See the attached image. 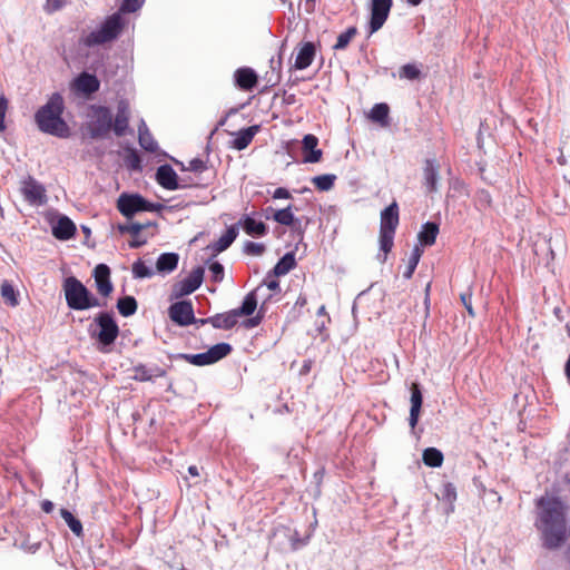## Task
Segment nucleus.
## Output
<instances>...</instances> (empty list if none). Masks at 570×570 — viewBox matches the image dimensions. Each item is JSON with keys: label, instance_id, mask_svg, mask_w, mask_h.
<instances>
[{"label": "nucleus", "instance_id": "obj_41", "mask_svg": "<svg viewBox=\"0 0 570 570\" xmlns=\"http://www.w3.org/2000/svg\"><path fill=\"white\" fill-rule=\"evenodd\" d=\"M422 253L423 250L417 245L413 248L407 262L406 269L403 273L404 278L410 279L413 276L414 271L421 259Z\"/></svg>", "mask_w": 570, "mask_h": 570}, {"label": "nucleus", "instance_id": "obj_29", "mask_svg": "<svg viewBox=\"0 0 570 570\" xmlns=\"http://www.w3.org/2000/svg\"><path fill=\"white\" fill-rule=\"evenodd\" d=\"M238 224L249 236H264L267 233V226L263 222H257L247 215H245Z\"/></svg>", "mask_w": 570, "mask_h": 570}, {"label": "nucleus", "instance_id": "obj_30", "mask_svg": "<svg viewBox=\"0 0 570 570\" xmlns=\"http://www.w3.org/2000/svg\"><path fill=\"white\" fill-rule=\"evenodd\" d=\"M138 141L140 147L146 151L155 153L158 149L157 141L154 139L151 132L144 121H141L138 127Z\"/></svg>", "mask_w": 570, "mask_h": 570}, {"label": "nucleus", "instance_id": "obj_59", "mask_svg": "<svg viewBox=\"0 0 570 570\" xmlns=\"http://www.w3.org/2000/svg\"><path fill=\"white\" fill-rule=\"evenodd\" d=\"M188 473L193 476H198L199 475L198 468L196 465H190L188 468Z\"/></svg>", "mask_w": 570, "mask_h": 570}, {"label": "nucleus", "instance_id": "obj_3", "mask_svg": "<svg viewBox=\"0 0 570 570\" xmlns=\"http://www.w3.org/2000/svg\"><path fill=\"white\" fill-rule=\"evenodd\" d=\"M65 298L69 308L75 311H85L91 307L106 306L107 303H100L89 289L75 276H69L62 284Z\"/></svg>", "mask_w": 570, "mask_h": 570}, {"label": "nucleus", "instance_id": "obj_45", "mask_svg": "<svg viewBox=\"0 0 570 570\" xmlns=\"http://www.w3.org/2000/svg\"><path fill=\"white\" fill-rule=\"evenodd\" d=\"M207 169V163L200 158H194L188 161V165L186 167H183V170L193 171L195 174H202Z\"/></svg>", "mask_w": 570, "mask_h": 570}, {"label": "nucleus", "instance_id": "obj_47", "mask_svg": "<svg viewBox=\"0 0 570 570\" xmlns=\"http://www.w3.org/2000/svg\"><path fill=\"white\" fill-rule=\"evenodd\" d=\"M244 252L250 256H261L265 252V245L262 243L247 242L244 245Z\"/></svg>", "mask_w": 570, "mask_h": 570}, {"label": "nucleus", "instance_id": "obj_11", "mask_svg": "<svg viewBox=\"0 0 570 570\" xmlns=\"http://www.w3.org/2000/svg\"><path fill=\"white\" fill-rule=\"evenodd\" d=\"M157 183L165 189L176 190L178 188L200 186V183L186 180L181 178V184L178 183V176L170 165H161L156 171Z\"/></svg>", "mask_w": 570, "mask_h": 570}, {"label": "nucleus", "instance_id": "obj_35", "mask_svg": "<svg viewBox=\"0 0 570 570\" xmlns=\"http://www.w3.org/2000/svg\"><path fill=\"white\" fill-rule=\"evenodd\" d=\"M138 304L134 296H125L117 301V309L124 317H129L137 312Z\"/></svg>", "mask_w": 570, "mask_h": 570}, {"label": "nucleus", "instance_id": "obj_61", "mask_svg": "<svg viewBox=\"0 0 570 570\" xmlns=\"http://www.w3.org/2000/svg\"><path fill=\"white\" fill-rule=\"evenodd\" d=\"M481 194L484 196V200H487V203L490 205L491 204L490 194L488 191H484V190Z\"/></svg>", "mask_w": 570, "mask_h": 570}, {"label": "nucleus", "instance_id": "obj_60", "mask_svg": "<svg viewBox=\"0 0 570 570\" xmlns=\"http://www.w3.org/2000/svg\"><path fill=\"white\" fill-rule=\"evenodd\" d=\"M307 11H313L315 7V0H305Z\"/></svg>", "mask_w": 570, "mask_h": 570}, {"label": "nucleus", "instance_id": "obj_23", "mask_svg": "<svg viewBox=\"0 0 570 570\" xmlns=\"http://www.w3.org/2000/svg\"><path fill=\"white\" fill-rule=\"evenodd\" d=\"M239 317L237 316L234 309H230L225 313H218L214 316L208 317V323L218 330H232L237 325Z\"/></svg>", "mask_w": 570, "mask_h": 570}, {"label": "nucleus", "instance_id": "obj_5", "mask_svg": "<svg viewBox=\"0 0 570 570\" xmlns=\"http://www.w3.org/2000/svg\"><path fill=\"white\" fill-rule=\"evenodd\" d=\"M124 24L121 13L116 12L109 16L98 30L90 32L83 42L86 46L92 47L112 41L120 35Z\"/></svg>", "mask_w": 570, "mask_h": 570}, {"label": "nucleus", "instance_id": "obj_48", "mask_svg": "<svg viewBox=\"0 0 570 570\" xmlns=\"http://www.w3.org/2000/svg\"><path fill=\"white\" fill-rule=\"evenodd\" d=\"M145 0H124L120 7L121 12H136L141 8Z\"/></svg>", "mask_w": 570, "mask_h": 570}, {"label": "nucleus", "instance_id": "obj_36", "mask_svg": "<svg viewBox=\"0 0 570 570\" xmlns=\"http://www.w3.org/2000/svg\"><path fill=\"white\" fill-rule=\"evenodd\" d=\"M257 307V298L255 292L248 293L243 303L242 306L238 308H234L238 317L243 316H250Z\"/></svg>", "mask_w": 570, "mask_h": 570}, {"label": "nucleus", "instance_id": "obj_27", "mask_svg": "<svg viewBox=\"0 0 570 570\" xmlns=\"http://www.w3.org/2000/svg\"><path fill=\"white\" fill-rule=\"evenodd\" d=\"M259 131V126L254 125L248 128L242 129L235 134V138L232 141V147L237 150H243L249 146L255 135Z\"/></svg>", "mask_w": 570, "mask_h": 570}, {"label": "nucleus", "instance_id": "obj_25", "mask_svg": "<svg viewBox=\"0 0 570 570\" xmlns=\"http://www.w3.org/2000/svg\"><path fill=\"white\" fill-rule=\"evenodd\" d=\"M76 234V225L73 222L63 216L58 219L57 224L52 227V235L60 240H68Z\"/></svg>", "mask_w": 570, "mask_h": 570}, {"label": "nucleus", "instance_id": "obj_1", "mask_svg": "<svg viewBox=\"0 0 570 570\" xmlns=\"http://www.w3.org/2000/svg\"><path fill=\"white\" fill-rule=\"evenodd\" d=\"M534 525L540 532L543 548L557 550L568 538L567 505L557 497H541L537 500Z\"/></svg>", "mask_w": 570, "mask_h": 570}, {"label": "nucleus", "instance_id": "obj_46", "mask_svg": "<svg viewBox=\"0 0 570 570\" xmlns=\"http://www.w3.org/2000/svg\"><path fill=\"white\" fill-rule=\"evenodd\" d=\"M150 225V223H131L126 226H120L119 229L121 233H128L131 236H138L142 229L148 228Z\"/></svg>", "mask_w": 570, "mask_h": 570}, {"label": "nucleus", "instance_id": "obj_53", "mask_svg": "<svg viewBox=\"0 0 570 570\" xmlns=\"http://www.w3.org/2000/svg\"><path fill=\"white\" fill-rule=\"evenodd\" d=\"M273 198L274 199H288V198H291V193L284 187H278L273 193Z\"/></svg>", "mask_w": 570, "mask_h": 570}, {"label": "nucleus", "instance_id": "obj_50", "mask_svg": "<svg viewBox=\"0 0 570 570\" xmlns=\"http://www.w3.org/2000/svg\"><path fill=\"white\" fill-rule=\"evenodd\" d=\"M8 110V99L2 95L0 96V132L6 130V114Z\"/></svg>", "mask_w": 570, "mask_h": 570}, {"label": "nucleus", "instance_id": "obj_37", "mask_svg": "<svg viewBox=\"0 0 570 570\" xmlns=\"http://www.w3.org/2000/svg\"><path fill=\"white\" fill-rule=\"evenodd\" d=\"M389 112H390V108H389V106L386 104H383V102L382 104H376L371 109L370 118L373 121L381 124L382 126H386L387 125Z\"/></svg>", "mask_w": 570, "mask_h": 570}, {"label": "nucleus", "instance_id": "obj_39", "mask_svg": "<svg viewBox=\"0 0 570 570\" xmlns=\"http://www.w3.org/2000/svg\"><path fill=\"white\" fill-rule=\"evenodd\" d=\"M61 518L66 521L70 530L77 535H82V524L80 520H78L69 510L61 509L60 510Z\"/></svg>", "mask_w": 570, "mask_h": 570}, {"label": "nucleus", "instance_id": "obj_63", "mask_svg": "<svg viewBox=\"0 0 570 570\" xmlns=\"http://www.w3.org/2000/svg\"><path fill=\"white\" fill-rule=\"evenodd\" d=\"M195 324L204 325V324H209V323H208V318H200V320L196 318V323Z\"/></svg>", "mask_w": 570, "mask_h": 570}, {"label": "nucleus", "instance_id": "obj_32", "mask_svg": "<svg viewBox=\"0 0 570 570\" xmlns=\"http://www.w3.org/2000/svg\"><path fill=\"white\" fill-rule=\"evenodd\" d=\"M296 265L293 253L285 254L274 266L272 274L275 277L286 275Z\"/></svg>", "mask_w": 570, "mask_h": 570}, {"label": "nucleus", "instance_id": "obj_31", "mask_svg": "<svg viewBox=\"0 0 570 570\" xmlns=\"http://www.w3.org/2000/svg\"><path fill=\"white\" fill-rule=\"evenodd\" d=\"M438 234L439 225L435 223L428 222L422 226V229L419 233L417 238L423 246H432L435 244Z\"/></svg>", "mask_w": 570, "mask_h": 570}, {"label": "nucleus", "instance_id": "obj_22", "mask_svg": "<svg viewBox=\"0 0 570 570\" xmlns=\"http://www.w3.org/2000/svg\"><path fill=\"white\" fill-rule=\"evenodd\" d=\"M77 91L91 95L99 90L100 82L95 75L81 72L73 81Z\"/></svg>", "mask_w": 570, "mask_h": 570}, {"label": "nucleus", "instance_id": "obj_43", "mask_svg": "<svg viewBox=\"0 0 570 570\" xmlns=\"http://www.w3.org/2000/svg\"><path fill=\"white\" fill-rule=\"evenodd\" d=\"M399 76L402 79L416 80L421 77V70L414 63H406L400 68Z\"/></svg>", "mask_w": 570, "mask_h": 570}, {"label": "nucleus", "instance_id": "obj_56", "mask_svg": "<svg viewBox=\"0 0 570 570\" xmlns=\"http://www.w3.org/2000/svg\"><path fill=\"white\" fill-rule=\"evenodd\" d=\"M461 301L462 303L464 304L468 313L470 316H474V312H473V308H472V305H471V302L466 299V296L464 294L461 295Z\"/></svg>", "mask_w": 570, "mask_h": 570}, {"label": "nucleus", "instance_id": "obj_16", "mask_svg": "<svg viewBox=\"0 0 570 570\" xmlns=\"http://www.w3.org/2000/svg\"><path fill=\"white\" fill-rule=\"evenodd\" d=\"M94 278L97 292L104 297H109L114 291V285L110 281V268L106 264L97 265L94 269Z\"/></svg>", "mask_w": 570, "mask_h": 570}, {"label": "nucleus", "instance_id": "obj_12", "mask_svg": "<svg viewBox=\"0 0 570 570\" xmlns=\"http://www.w3.org/2000/svg\"><path fill=\"white\" fill-rule=\"evenodd\" d=\"M393 0H372L371 18L368 22L370 35L379 31L389 18Z\"/></svg>", "mask_w": 570, "mask_h": 570}, {"label": "nucleus", "instance_id": "obj_26", "mask_svg": "<svg viewBox=\"0 0 570 570\" xmlns=\"http://www.w3.org/2000/svg\"><path fill=\"white\" fill-rule=\"evenodd\" d=\"M315 57V46L312 42H305L299 48L296 58L294 67L295 69L303 70L309 67L314 60Z\"/></svg>", "mask_w": 570, "mask_h": 570}, {"label": "nucleus", "instance_id": "obj_33", "mask_svg": "<svg viewBox=\"0 0 570 570\" xmlns=\"http://www.w3.org/2000/svg\"><path fill=\"white\" fill-rule=\"evenodd\" d=\"M178 255L176 253H164L161 254L156 263L158 272H173L178 265Z\"/></svg>", "mask_w": 570, "mask_h": 570}, {"label": "nucleus", "instance_id": "obj_19", "mask_svg": "<svg viewBox=\"0 0 570 570\" xmlns=\"http://www.w3.org/2000/svg\"><path fill=\"white\" fill-rule=\"evenodd\" d=\"M234 79L236 86L243 91H252L258 82L257 73L249 67L238 68L234 72Z\"/></svg>", "mask_w": 570, "mask_h": 570}, {"label": "nucleus", "instance_id": "obj_4", "mask_svg": "<svg viewBox=\"0 0 570 570\" xmlns=\"http://www.w3.org/2000/svg\"><path fill=\"white\" fill-rule=\"evenodd\" d=\"M400 223L399 205L394 200L381 213L380 222V248L385 257L392 250L394 245L395 230Z\"/></svg>", "mask_w": 570, "mask_h": 570}, {"label": "nucleus", "instance_id": "obj_40", "mask_svg": "<svg viewBox=\"0 0 570 570\" xmlns=\"http://www.w3.org/2000/svg\"><path fill=\"white\" fill-rule=\"evenodd\" d=\"M335 179H336L335 175L325 174V175L315 176L312 179V183L318 190L327 191L333 188Z\"/></svg>", "mask_w": 570, "mask_h": 570}, {"label": "nucleus", "instance_id": "obj_57", "mask_svg": "<svg viewBox=\"0 0 570 570\" xmlns=\"http://www.w3.org/2000/svg\"><path fill=\"white\" fill-rule=\"evenodd\" d=\"M41 508L45 512L50 513L53 510V503L51 501H43Z\"/></svg>", "mask_w": 570, "mask_h": 570}, {"label": "nucleus", "instance_id": "obj_10", "mask_svg": "<svg viewBox=\"0 0 570 570\" xmlns=\"http://www.w3.org/2000/svg\"><path fill=\"white\" fill-rule=\"evenodd\" d=\"M204 268H194L187 277L176 282L170 292V299H178L194 293L203 283Z\"/></svg>", "mask_w": 570, "mask_h": 570}, {"label": "nucleus", "instance_id": "obj_54", "mask_svg": "<svg viewBox=\"0 0 570 570\" xmlns=\"http://www.w3.org/2000/svg\"><path fill=\"white\" fill-rule=\"evenodd\" d=\"M262 318L263 316L261 315H256L254 317H250V318H247L243 325L246 327V328H252V327H256L261 324L262 322Z\"/></svg>", "mask_w": 570, "mask_h": 570}, {"label": "nucleus", "instance_id": "obj_7", "mask_svg": "<svg viewBox=\"0 0 570 570\" xmlns=\"http://www.w3.org/2000/svg\"><path fill=\"white\" fill-rule=\"evenodd\" d=\"M233 347L228 343H218L199 354H183L181 358L196 366L214 364L230 354Z\"/></svg>", "mask_w": 570, "mask_h": 570}, {"label": "nucleus", "instance_id": "obj_18", "mask_svg": "<svg viewBox=\"0 0 570 570\" xmlns=\"http://www.w3.org/2000/svg\"><path fill=\"white\" fill-rule=\"evenodd\" d=\"M318 138L313 134H307L302 140L303 161L304 163H318L322 159L323 151L317 148Z\"/></svg>", "mask_w": 570, "mask_h": 570}, {"label": "nucleus", "instance_id": "obj_2", "mask_svg": "<svg viewBox=\"0 0 570 570\" xmlns=\"http://www.w3.org/2000/svg\"><path fill=\"white\" fill-rule=\"evenodd\" d=\"M63 98L59 92L50 96L46 105L40 107L35 115V121L40 131L59 138L70 136V128L63 120Z\"/></svg>", "mask_w": 570, "mask_h": 570}, {"label": "nucleus", "instance_id": "obj_58", "mask_svg": "<svg viewBox=\"0 0 570 570\" xmlns=\"http://www.w3.org/2000/svg\"><path fill=\"white\" fill-rule=\"evenodd\" d=\"M564 374H566L568 381L570 382V356L567 360L566 365H564Z\"/></svg>", "mask_w": 570, "mask_h": 570}, {"label": "nucleus", "instance_id": "obj_52", "mask_svg": "<svg viewBox=\"0 0 570 570\" xmlns=\"http://www.w3.org/2000/svg\"><path fill=\"white\" fill-rule=\"evenodd\" d=\"M264 284L272 292H279L281 291L279 282L276 279L275 276H273L272 272L268 273L266 279L264 281Z\"/></svg>", "mask_w": 570, "mask_h": 570}, {"label": "nucleus", "instance_id": "obj_42", "mask_svg": "<svg viewBox=\"0 0 570 570\" xmlns=\"http://www.w3.org/2000/svg\"><path fill=\"white\" fill-rule=\"evenodd\" d=\"M357 35V28L356 27H350L346 29V31L342 32L337 37L336 43L333 46L334 50H343L345 49L351 40Z\"/></svg>", "mask_w": 570, "mask_h": 570}, {"label": "nucleus", "instance_id": "obj_55", "mask_svg": "<svg viewBox=\"0 0 570 570\" xmlns=\"http://www.w3.org/2000/svg\"><path fill=\"white\" fill-rule=\"evenodd\" d=\"M146 243H147L146 238H141L138 235V236H132V239L129 242V246L131 248H138V247H141L142 245H145Z\"/></svg>", "mask_w": 570, "mask_h": 570}, {"label": "nucleus", "instance_id": "obj_28", "mask_svg": "<svg viewBox=\"0 0 570 570\" xmlns=\"http://www.w3.org/2000/svg\"><path fill=\"white\" fill-rule=\"evenodd\" d=\"M237 235H238L237 226L236 225L229 226L226 229L225 234L222 235L217 242L212 244L209 246V248H212V250L215 254H219V253L226 250L234 243Z\"/></svg>", "mask_w": 570, "mask_h": 570}, {"label": "nucleus", "instance_id": "obj_14", "mask_svg": "<svg viewBox=\"0 0 570 570\" xmlns=\"http://www.w3.org/2000/svg\"><path fill=\"white\" fill-rule=\"evenodd\" d=\"M20 190L24 199L31 205L39 206L47 202L45 187L30 176L22 181Z\"/></svg>", "mask_w": 570, "mask_h": 570}, {"label": "nucleus", "instance_id": "obj_15", "mask_svg": "<svg viewBox=\"0 0 570 570\" xmlns=\"http://www.w3.org/2000/svg\"><path fill=\"white\" fill-rule=\"evenodd\" d=\"M440 180V164L436 159H425L423 166V186L428 194L439 190L438 183Z\"/></svg>", "mask_w": 570, "mask_h": 570}, {"label": "nucleus", "instance_id": "obj_62", "mask_svg": "<svg viewBox=\"0 0 570 570\" xmlns=\"http://www.w3.org/2000/svg\"><path fill=\"white\" fill-rule=\"evenodd\" d=\"M423 0H406V2L411 6H419Z\"/></svg>", "mask_w": 570, "mask_h": 570}, {"label": "nucleus", "instance_id": "obj_13", "mask_svg": "<svg viewBox=\"0 0 570 570\" xmlns=\"http://www.w3.org/2000/svg\"><path fill=\"white\" fill-rule=\"evenodd\" d=\"M170 320L180 326L196 323L194 308L190 301H179L170 305L168 309Z\"/></svg>", "mask_w": 570, "mask_h": 570}, {"label": "nucleus", "instance_id": "obj_64", "mask_svg": "<svg viewBox=\"0 0 570 570\" xmlns=\"http://www.w3.org/2000/svg\"><path fill=\"white\" fill-rule=\"evenodd\" d=\"M449 490L454 491V489H453V487L451 484L446 485V491H449Z\"/></svg>", "mask_w": 570, "mask_h": 570}, {"label": "nucleus", "instance_id": "obj_6", "mask_svg": "<svg viewBox=\"0 0 570 570\" xmlns=\"http://www.w3.org/2000/svg\"><path fill=\"white\" fill-rule=\"evenodd\" d=\"M99 331L92 335L104 346H109L115 343L119 335V326L116 323L112 314L108 312L98 313L94 320Z\"/></svg>", "mask_w": 570, "mask_h": 570}, {"label": "nucleus", "instance_id": "obj_49", "mask_svg": "<svg viewBox=\"0 0 570 570\" xmlns=\"http://www.w3.org/2000/svg\"><path fill=\"white\" fill-rule=\"evenodd\" d=\"M209 271L212 273V279L216 283H219L223 281L224 278V267L220 263L218 262H213L210 265H209Z\"/></svg>", "mask_w": 570, "mask_h": 570}, {"label": "nucleus", "instance_id": "obj_8", "mask_svg": "<svg viewBox=\"0 0 570 570\" xmlns=\"http://www.w3.org/2000/svg\"><path fill=\"white\" fill-rule=\"evenodd\" d=\"M117 208L125 217L131 218L139 212H154L157 209V206L138 194H122L117 200Z\"/></svg>", "mask_w": 570, "mask_h": 570}, {"label": "nucleus", "instance_id": "obj_21", "mask_svg": "<svg viewBox=\"0 0 570 570\" xmlns=\"http://www.w3.org/2000/svg\"><path fill=\"white\" fill-rule=\"evenodd\" d=\"M132 380L138 382H147L156 377L166 376L167 371L157 365L149 367L145 364H138L132 367Z\"/></svg>", "mask_w": 570, "mask_h": 570}, {"label": "nucleus", "instance_id": "obj_17", "mask_svg": "<svg viewBox=\"0 0 570 570\" xmlns=\"http://www.w3.org/2000/svg\"><path fill=\"white\" fill-rule=\"evenodd\" d=\"M410 391H411V397H410L411 409H410L409 424H410L412 431H414V429L417 425L419 419H420L421 409H422V404H423V395L421 392L420 384L416 382H413L411 384Z\"/></svg>", "mask_w": 570, "mask_h": 570}, {"label": "nucleus", "instance_id": "obj_20", "mask_svg": "<svg viewBox=\"0 0 570 570\" xmlns=\"http://www.w3.org/2000/svg\"><path fill=\"white\" fill-rule=\"evenodd\" d=\"M266 218H269L267 215L268 212L273 213V219L284 226H288L292 229L301 228V222L294 216L292 205H288L285 208L274 210L272 207L265 209Z\"/></svg>", "mask_w": 570, "mask_h": 570}, {"label": "nucleus", "instance_id": "obj_38", "mask_svg": "<svg viewBox=\"0 0 570 570\" xmlns=\"http://www.w3.org/2000/svg\"><path fill=\"white\" fill-rule=\"evenodd\" d=\"M1 296L4 301V303L11 307H14L19 304L17 292L14 291L13 286L8 281H3L1 283Z\"/></svg>", "mask_w": 570, "mask_h": 570}, {"label": "nucleus", "instance_id": "obj_44", "mask_svg": "<svg viewBox=\"0 0 570 570\" xmlns=\"http://www.w3.org/2000/svg\"><path fill=\"white\" fill-rule=\"evenodd\" d=\"M132 274L136 278H146L153 275L151 269L140 259L132 264Z\"/></svg>", "mask_w": 570, "mask_h": 570}, {"label": "nucleus", "instance_id": "obj_34", "mask_svg": "<svg viewBox=\"0 0 570 570\" xmlns=\"http://www.w3.org/2000/svg\"><path fill=\"white\" fill-rule=\"evenodd\" d=\"M443 460V453L436 448H428L423 451L422 461L430 468H440Z\"/></svg>", "mask_w": 570, "mask_h": 570}, {"label": "nucleus", "instance_id": "obj_24", "mask_svg": "<svg viewBox=\"0 0 570 570\" xmlns=\"http://www.w3.org/2000/svg\"><path fill=\"white\" fill-rule=\"evenodd\" d=\"M129 124V107L128 104L121 100L118 104L117 115L112 124V129L116 136L121 137L126 134Z\"/></svg>", "mask_w": 570, "mask_h": 570}, {"label": "nucleus", "instance_id": "obj_9", "mask_svg": "<svg viewBox=\"0 0 570 570\" xmlns=\"http://www.w3.org/2000/svg\"><path fill=\"white\" fill-rule=\"evenodd\" d=\"M112 116L107 107H92L91 120L88 124V130L91 138L105 137L111 129Z\"/></svg>", "mask_w": 570, "mask_h": 570}, {"label": "nucleus", "instance_id": "obj_51", "mask_svg": "<svg viewBox=\"0 0 570 570\" xmlns=\"http://www.w3.org/2000/svg\"><path fill=\"white\" fill-rule=\"evenodd\" d=\"M67 0H47L45 4V10L48 13H52L55 11L60 10L65 4Z\"/></svg>", "mask_w": 570, "mask_h": 570}]
</instances>
